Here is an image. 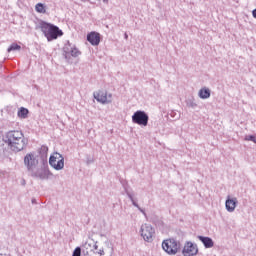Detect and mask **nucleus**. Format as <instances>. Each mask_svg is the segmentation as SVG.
I'll list each match as a JSON object with an SVG mask.
<instances>
[{
  "label": "nucleus",
  "mask_w": 256,
  "mask_h": 256,
  "mask_svg": "<svg viewBox=\"0 0 256 256\" xmlns=\"http://www.w3.org/2000/svg\"><path fill=\"white\" fill-rule=\"evenodd\" d=\"M140 235L147 243H153L155 228H153V226L150 224H142L140 228Z\"/></svg>",
  "instance_id": "nucleus-7"
},
{
  "label": "nucleus",
  "mask_w": 256,
  "mask_h": 256,
  "mask_svg": "<svg viewBox=\"0 0 256 256\" xmlns=\"http://www.w3.org/2000/svg\"><path fill=\"white\" fill-rule=\"evenodd\" d=\"M245 141H252V143H256V136L248 135L245 137Z\"/></svg>",
  "instance_id": "nucleus-24"
},
{
  "label": "nucleus",
  "mask_w": 256,
  "mask_h": 256,
  "mask_svg": "<svg viewBox=\"0 0 256 256\" xmlns=\"http://www.w3.org/2000/svg\"><path fill=\"white\" fill-rule=\"evenodd\" d=\"M49 151V147L47 146H41L40 148V155H42V157L44 159H47V152Z\"/></svg>",
  "instance_id": "nucleus-21"
},
{
  "label": "nucleus",
  "mask_w": 256,
  "mask_h": 256,
  "mask_svg": "<svg viewBox=\"0 0 256 256\" xmlns=\"http://www.w3.org/2000/svg\"><path fill=\"white\" fill-rule=\"evenodd\" d=\"M81 55V51L77 49V46L71 44L68 42L63 47V57L66 59V61H70L71 57H79Z\"/></svg>",
  "instance_id": "nucleus-6"
},
{
  "label": "nucleus",
  "mask_w": 256,
  "mask_h": 256,
  "mask_svg": "<svg viewBox=\"0 0 256 256\" xmlns=\"http://www.w3.org/2000/svg\"><path fill=\"white\" fill-rule=\"evenodd\" d=\"M35 11H37V13H47V6L43 3H38L35 6Z\"/></svg>",
  "instance_id": "nucleus-19"
},
{
  "label": "nucleus",
  "mask_w": 256,
  "mask_h": 256,
  "mask_svg": "<svg viewBox=\"0 0 256 256\" xmlns=\"http://www.w3.org/2000/svg\"><path fill=\"white\" fill-rule=\"evenodd\" d=\"M87 41L92 45L97 46L101 43V35L97 32H91L87 35Z\"/></svg>",
  "instance_id": "nucleus-13"
},
{
  "label": "nucleus",
  "mask_w": 256,
  "mask_h": 256,
  "mask_svg": "<svg viewBox=\"0 0 256 256\" xmlns=\"http://www.w3.org/2000/svg\"><path fill=\"white\" fill-rule=\"evenodd\" d=\"M186 107H189L190 109H197V102L194 97H190L186 100Z\"/></svg>",
  "instance_id": "nucleus-17"
},
{
  "label": "nucleus",
  "mask_w": 256,
  "mask_h": 256,
  "mask_svg": "<svg viewBox=\"0 0 256 256\" xmlns=\"http://www.w3.org/2000/svg\"><path fill=\"white\" fill-rule=\"evenodd\" d=\"M162 249L168 255H177L181 250V242L175 240V238L166 239L162 242Z\"/></svg>",
  "instance_id": "nucleus-3"
},
{
  "label": "nucleus",
  "mask_w": 256,
  "mask_h": 256,
  "mask_svg": "<svg viewBox=\"0 0 256 256\" xmlns=\"http://www.w3.org/2000/svg\"><path fill=\"white\" fill-rule=\"evenodd\" d=\"M99 246H97V242H94V244L92 245V251H95L98 249Z\"/></svg>",
  "instance_id": "nucleus-25"
},
{
  "label": "nucleus",
  "mask_w": 256,
  "mask_h": 256,
  "mask_svg": "<svg viewBox=\"0 0 256 256\" xmlns=\"http://www.w3.org/2000/svg\"><path fill=\"white\" fill-rule=\"evenodd\" d=\"M132 122L140 127H147L149 125V114L143 110H137L132 115Z\"/></svg>",
  "instance_id": "nucleus-4"
},
{
  "label": "nucleus",
  "mask_w": 256,
  "mask_h": 256,
  "mask_svg": "<svg viewBox=\"0 0 256 256\" xmlns=\"http://www.w3.org/2000/svg\"><path fill=\"white\" fill-rule=\"evenodd\" d=\"M128 37H129V36H128L127 34H125V39H128Z\"/></svg>",
  "instance_id": "nucleus-29"
},
{
  "label": "nucleus",
  "mask_w": 256,
  "mask_h": 256,
  "mask_svg": "<svg viewBox=\"0 0 256 256\" xmlns=\"http://www.w3.org/2000/svg\"><path fill=\"white\" fill-rule=\"evenodd\" d=\"M24 165L28 171L33 172V169L39 165V160H37L34 154L29 153L24 157Z\"/></svg>",
  "instance_id": "nucleus-9"
},
{
  "label": "nucleus",
  "mask_w": 256,
  "mask_h": 256,
  "mask_svg": "<svg viewBox=\"0 0 256 256\" xmlns=\"http://www.w3.org/2000/svg\"><path fill=\"white\" fill-rule=\"evenodd\" d=\"M95 241L93 240H88L85 242L84 244V249H87L89 251H93V244H94Z\"/></svg>",
  "instance_id": "nucleus-22"
},
{
  "label": "nucleus",
  "mask_w": 256,
  "mask_h": 256,
  "mask_svg": "<svg viewBox=\"0 0 256 256\" xmlns=\"http://www.w3.org/2000/svg\"><path fill=\"white\" fill-rule=\"evenodd\" d=\"M3 141L10 147L11 151H14L15 153H19V151H23L25 147L29 144V140L25 138V135H23V132L19 130H11L8 131L3 136Z\"/></svg>",
  "instance_id": "nucleus-1"
},
{
  "label": "nucleus",
  "mask_w": 256,
  "mask_h": 256,
  "mask_svg": "<svg viewBox=\"0 0 256 256\" xmlns=\"http://www.w3.org/2000/svg\"><path fill=\"white\" fill-rule=\"evenodd\" d=\"M35 203H37V200L35 198L32 199V204L35 205Z\"/></svg>",
  "instance_id": "nucleus-28"
},
{
  "label": "nucleus",
  "mask_w": 256,
  "mask_h": 256,
  "mask_svg": "<svg viewBox=\"0 0 256 256\" xmlns=\"http://www.w3.org/2000/svg\"><path fill=\"white\" fill-rule=\"evenodd\" d=\"M237 203V198H231V196H227L225 202L226 211H228V213H233V211H235V209L237 208Z\"/></svg>",
  "instance_id": "nucleus-11"
},
{
  "label": "nucleus",
  "mask_w": 256,
  "mask_h": 256,
  "mask_svg": "<svg viewBox=\"0 0 256 256\" xmlns=\"http://www.w3.org/2000/svg\"><path fill=\"white\" fill-rule=\"evenodd\" d=\"M199 253V248L197 244H193V242L188 241L185 243L184 248L182 250L183 256H195Z\"/></svg>",
  "instance_id": "nucleus-10"
},
{
  "label": "nucleus",
  "mask_w": 256,
  "mask_h": 256,
  "mask_svg": "<svg viewBox=\"0 0 256 256\" xmlns=\"http://www.w3.org/2000/svg\"><path fill=\"white\" fill-rule=\"evenodd\" d=\"M50 175H53L49 170L40 168L37 172H32V177H36L37 179H41L42 181L45 179H49Z\"/></svg>",
  "instance_id": "nucleus-12"
},
{
  "label": "nucleus",
  "mask_w": 256,
  "mask_h": 256,
  "mask_svg": "<svg viewBox=\"0 0 256 256\" xmlns=\"http://www.w3.org/2000/svg\"><path fill=\"white\" fill-rule=\"evenodd\" d=\"M49 165L55 171H61L65 167V158L59 152H55L49 158Z\"/></svg>",
  "instance_id": "nucleus-5"
},
{
  "label": "nucleus",
  "mask_w": 256,
  "mask_h": 256,
  "mask_svg": "<svg viewBox=\"0 0 256 256\" xmlns=\"http://www.w3.org/2000/svg\"><path fill=\"white\" fill-rule=\"evenodd\" d=\"M40 29L48 41H53L58 37L63 36V31L59 29V27L47 22H41Z\"/></svg>",
  "instance_id": "nucleus-2"
},
{
  "label": "nucleus",
  "mask_w": 256,
  "mask_h": 256,
  "mask_svg": "<svg viewBox=\"0 0 256 256\" xmlns=\"http://www.w3.org/2000/svg\"><path fill=\"white\" fill-rule=\"evenodd\" d=\"M11 51H21V46L19 44L13 43L8 49L7 52L11 53Z\"/></svg>",
  "instance_id": "nucleus-20"
},
{
  "label": "nucleus",
  "mask_w": 256,
  "mask_h": 256,
  "mask_svg": "<svg viewBox=\"0 0 256 256\" xmlns=\"http://www.w3.org/2000/svg\"><path fill=\"white\" fill-rule=\"evenodd\" d=\"M22 184L25 185V180H23Z\"/></svg>",
  "instance_id": "nucleus-30"
},
{
  "label": "nucleus",
  "mask_w": 256,
  "mask_h": 256,
  "mask_svg": "<svg viewBox=\"0 0 256 256\" xmlns=\"http://www.w3.org/2000/svg\"><path fill=\"white\" fill-rule=\"evenodd\" d=\"M126 195L128 197V199H130L132 205L134 207H136L140 213H142L144 215V217H147V213H145V210H143L142 208L139 207V204H137V201H135V198L133 197V193L126 191Z\"/></svg>",
  "instance_id": "nucleus-15"
},
{
  "label": "nucleus",
  "mask_w": 256,
  "mask_h": 256,
  "mask_svg": "<svg viewBox=\"0 0 256 256\" xmlns=\"http://www.w3.org/2000/svg\"><path fill=\"white\" fill-rule=\"evenodd\" d=\"M98 255H101V256L105 255V250L100 249V250L98 251Z\"/></svg>",
  "instance_id": "nucleus-26"
},
{
  "label": "nucleus",
  "mask_w": 256,
  "mask_h": 256,
  "mask_svg": "<svg viewBox=\"0 0 256 256\" xmlns=\"http://www.w3.org/2000/svg\"><path fill=\"white\" fill-rule=\"evenodd\" d=\"M94 99L98 101V103H102V105H107L109 103H112L113 101V95L108 94L107 91L99 90L97 92L93 93Z\"/></svg>",
  "instance_id": "nucleus-8"
},
{
  "label": "nucleus",
  "mask_w": 256,
  "mask_h": 256,
  "mask_svg": "<svg viewBox=\"0 0 256 256\" xmlns=\"http://www.w3.org/2000/svg\"><path fill=\"white\" fill-rule=\"evenodd\" d=\"M28 115H29V110L25 107H21L20 110L18 111V117H20V119H27Z\"/></svg>",
  "instance_id": "nucleus-18"
},
{
  "label": "nucleus",
  "mask_w": 256,
  "mask_h": 256,
  "mask_svg": "<svg viewBox=\"0 0 256 256\" xmlns=\"http://www.w3.org/2000/svg\"><path fill=\"white\" fill-rule=\"evenodd\" d=\"M199 241L203 243L205 249H211L215 245V242H213V239L211 237L207 236H198Z\"/></svg>",
  "instance_id": "nucleus-14"
},
{
  "label": "nucleus",
  "mask_w": 256,
  "mask_h": 256,
  "mask_svg": "<svg viewBox=\"0 0 256 256\" xmlns=\"http://www.w3.org/2000/svg\"><path fill=\"white\" fill-rule=\"evenodd\" d=\"M252 17H254V19H256V8L252 11Z\"/></svg>",
  "instance_id": "nucleus-27"
},
{
  "label": "nucleus",
  "mask_w": 256,
  "mask_h": 256,
  "mask_svg": "<svg viewBox=\"0 0 256 256\" xmlns=\"http://www.w3.org/2000/svg\"><path fill=\"white\" fill-rule=\"evenodd\" d=\"M198 97H200V99H209V97H211V90L206 87L201 88L199 90Z\"/></svg>",
  "instance_id": "nucleus-16"
},
{
  "label": "nucleus",
  "mask_w": 256,
  "mask_h": 256,
  "mask_svg": "<svg viewBox=\"0 0 256 256\" xmlns=\"http://www.w3.org/2000/svg\"><path fill=\"white\" fill-rule=\"evenodd\" d=\"M72 256H81V247H76L72 253Z\"/></svg>",
  "instance_id": "nucleus-23"
}]
</instances>
